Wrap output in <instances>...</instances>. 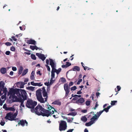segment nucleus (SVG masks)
Instances as JSON below:
<instances>
[{
	"mask_svg": "<svg viewBox=\"0 0 132 132\" xmlns=\"http://www.w3.org/2000/svg\"><path fill=\"white\" fill-rule=\"evenodd\" d=\"M93 124V123L92 122V121H90L89 122L86 123L85 125L87 126H90Z\"/></svg>",
	"mask_w": 132,
	"mask_h": 132,
	"instance_id": "cd10ccee",
	"label": "nucleus"
},
{
	"mask_svg": "<svg viewBox=\"0 0 132 132\" xmlns=\"http://www.w3.org/2000/svg\"><path fill=\"white\" fill-rule=\"evenodd\" d=\"M94 116H93L91 119H90V121H92V122L93 123L94 122V121L96 119H98L97 117H96V114H94Z\"/></svg>",
	"mask_w": 132,
	"mask_h": 132,
	"instance_id": "ddd939ff",
	"label": "nucleus"
},
{
	"mask_svg": "<svg viewBox=\"0 0 132 132\" xmlns=\"http://www.w3.org/2000/svg\"><path fill=\"white\" fill-rule=\"evenodd\" d=\"M28 71V69H26L25 70H23L22 75V76H24L27 73Z\"/></svg>",
	"mask_w": 132,
	"mask_h": 132,
	"instance_id": "4be33fe9",
	"label": "nucleus"
},
{
	"mask_svg": "<svg viewBox=\"0 0 132 132\" xmlns=\"http://www.w3.org/2000/svg\"><path fill=\"white\" fill-rule=\"evenodd\" d=\"M117 101H112L111 103V105L112 106L114 105L116 103H117Z\"/></svg>",
	"mask_w": 132,
	"mask_h": 132,
	"instance_id": "72a5a7b5",
	"label": "nucleus"
},
{
	"mask_svg": "<svg viewBox=\"0 0 132 132\" xmlns=\"http://www.w3.org/2000/svg\"><path fill=\"white\" fill-rule=\"evenodd\" d=\"M5 85V84L4 81H0V87L1 88L4 87Z\"/></svg>",
	"mask_w": 132,
	"mask_h": 132,
	"instance_id": "6ab92c4d",
	"label": "nucleus"
},
{
	"mask_svg": "<svg viewBox=\"0 0 132 132\" xmlns=\"http://www.w3.org/2000/svg\"><path fill=\"white\" fill-rule=\"evenodd\" d=\"M45 66L47 68V70L50 71V69L49 66L47 65H45Z\"/></svg>",
	"mask_w": 132,
	"mask_h": 132,
	"instance_id": "a18cd8bd",
	"label": "nucleus"
},
{
	"mask_svg": "<svg viewBox=\"0 0 132 132\" xmlns=\"http://www.w3.org/2000/svg\"><path fill=\"white\" fill-rule=\"evenodd\" d=\"M49 60H50V64L51 66V67L56 66L54 61L50 59H49Z\"/></svg>",
	"mask_w": 132,
	"mask_h": 132,
	"instance_id": "4468645a",
	"label": "nucleus"
},
{
	"mask_svg": "<svg viewBox=\"0 0 132 132\" xmlns=\"http://www.w3.org/2000/svg\"><path fill=\"white\" fill-rule=\"evenodd\" d=\"M102 113L103 112L102 111H100L99 112H97L96 114L97 115L96 117H97L98 118Z\"/></svg>",
	"mask_w": 132,
	"mask_h": 132,
	"instance_id": "c85d7f7f",
	"label": "nucleus"
},
{
	"mask_svg": "<svg viewBox=\"0 0 132 132\" xmlns=\"http://www.w3.org/2000/svg\"><path fill=\"white\" fill-rule=\"evenodd\" d=\"M26 84V83H24L23 82H21L20 85V88H23L24 87V85Z\"/></svg>",
	"mask_w": 132,
	"mask_h": 132,
	"instance_id": "e433bc0d",
	"label": "nucleus"
},
{
	"mask_svg": "<svg viewBox=\"0 0 132 132\" xmlns=\"http://www.w3.org/2000/svg\"><path fill=\"white\" fill-rule=\"evenodd\" d=\"M46 63L47 64V65H48L49 64V60L48 59H47L46 60Z\"/></svg>",
	"mask_w": 132,
	"mask_h": 132,
	"instance_id": "774afa93",
	"label": "nucleus"
},
{
	"mask_svg": "<svg viewBox=\"0 0 132 132\" xmlns=\"http://www.w3.org/2000/svg\"><path fill=\"white\" fill-rule=\"evenodd\" d=\"M5 44L7 46H10L11 45V44L9 42H6L5 43Z\"/></svg>",
	"mask_w": 132,
	"mask_h": 132,
	"instance_id": "8fccbe9b",
	"label": "nucleus"
},
{
	"mask_svg": "<svg viewBox=\"0 0 132 132\" xmlns=\"http://www.w3.org/2000/svg\"><path fill=\"white\" fill-rule=\"evenodd\" d=\"M31 57L32 59L34 60H36V57L35 55L32 54H31Z\"/></svg>",
	"mask_w": 132,
	"mask_h": 132,
	"instance_id": "f704fd0d",
	"label": "nucleus"
},
{
	"mask_svg": "<svg viewBox=\"0 0 132 132\" xmlns=\"http://www.w3.org/2000/svg\"><path fill=\"white\" fill-rule=\"evenodd\" d=\"M66 64L67 67H68L70 66L71 65V63H70L69 62H66Z\"/></svg>",
	"mask_w": 132,
	"mask_h": 132,
	"instance_id": "09e8293b",
	"label": "nucleus"
},
{
	"mask_svg": "<svg viewBox=\"0 0 132 132\" xmlns=\"http://www.w3.org/2000/svg\"><path fill=\"white\" fill-rule=\"evenodd\" d=\"M91 114H92L93 116L94 114V112H91L88 114V118H90L92 117V116L91 115Z\"/></svg>",
	"mask_w": 132,
	"mask_h": 132,
	"instance_id": "bb28decb",
	"label": "nucleus"
},
{
	"mask_svg": "<svg viewBox=\"0 0 132 132\" xmlns=\"http://www.w3.org/2000/svg\"><path fill=\"white\" fill-rule=\"evenodd\" d=\"M10 110L12 111H14L15 110V109L14 108L11 107H8L7 109H6V111Z\"/></svg>",
	"mask_w": 132,
	"mask_h": 132,
	"instance_id": "412c9836",
	"label": "nucleus"
},
{
	"mask_svg": "<svg viewBox=\"0 0 132 132\" xmlns=\"http://www.w3.org/2000/svg\"><path fill=\"white\" fill-rule=\"evenodd\" d=\"M81 120L84 122H86L87 120V119L86 117L85 116L82 117L81 118Z\"/></svg>",
	"mask_w": 132,
	"mask_h": 132,
	"instance_id": "aec40b11",
	"label": "nucleus"
},
{
	"mask_svg": "<svg viewBox=\"0 0 132 132\" xmlns=\"http://www.w3.org/2000/svg\"><path fill=\"white\" fill-rule=\"evenodd\" d=\"M42 90L41 89H38L36 91V96L37 100L41 103L45 102L44 99L43 98L42 94Z\"/></svg>",
	"mask_w": 132,
	"mask_h": 132,
	"instance_id": "20e7f679",
	"label": "nucleus"
},
{
	"mask_svg": "<svg viewBox=\"0 0 132 132\" xmlns=\"http://www.w3.org/2000/svg\"><path fill=\"white\" fill-rule=\"evenodd\" d=\"M11 38L12 39H13V40L15 41H16L17 40V39L15 38V37L14 36H12L11 37Z\"/></svg>",
	"mask_w": 132,
	"mask_h": 132,
	"instance_id": "603ef678",
	"label": "nucleus"
},
{
	"mask_svg": "<svg viewBox=\"0 0 132 132\" xmlns=\"http://www.w3.org/2000/svg\"><path fill=\"white\" fill-rule=\"evenodd\" d=\"M35 72L34 71H32L31 73L30 76V78L32 80H33L34 79V75Z\"/></svg>",
	"mask_w": 132,
	"mask_h": 132,
	"instance_id": "a211bd4d",
	"label": "nucleus"
},
{
	"mask_svg": "<svg viewBox=\"0 0 132 132\" xmlns=\"http://www.w3.org/2000/svg\"><path fill=\"white\" fill-rule=\"evenodd\" d=\"M42 83L40 82L39 83H36V86H42L43 84H41Z\"/></svg>",
	"mask_w": 132,
	"mask_h": 132,
	"instance_id": "37998d69",
	"label": "nucleus"
},
{
	"mask_svg": "<svg viewBox=\"0 0 132 132\" xmlns=\"http://www.w3.org/2000/svg\"><path fill=\"white\" fill-rule=\"evenodd\" d=\"M61 71V68H60L58 69V70H57L56 71V74L57 75H58L59 74V73Z\"/></svg>",
	"mask_w": 132,
	"mask_h": 132,
	"instance_id": "c9c22d12",
	"label": "nucleus"
},
{
	"mask_svg": "<svg viewBox=\"0 0 132 132\" xmlns=\"http://www.w3.org/2000/svg\"><path fill=\"white\" fill-rule=\"evenodd\" d=\"M31 84L34 86H36V83H35L34 81H31L30 82Z\"/></svg>",
	"mask_w": 132,
	"mask_h": 132,
	"instance_id": "5fc2aeb1",
	"label": "nucleus"
},
{
	"mask_svg": "<svg viewBox=\"0 0 132 132\" xmlns=\"http://www.w3.org/2000/svg\"><path fill=\"white\" fill-rule=\"evenodd\" d=\"M35 46L30 45V48L32 50H35Z\"/></svg>",
	"mask_w": 132,
	"mask_h": 132,
	"instance_id": "c03bdc74",
	"label": "nucleus"
},
{
	"mask_svg": "<svg viewBox=\"0 0 132 132\" xmlns=\"http://www.w3.org/2000/svg\"><path fill=\"white\" fill-rule=\"evenodd\" d=\"M77 88V87L76 86H74L71 87V90H75Z\"/></svg>",
	"mask_w": 132,
	"mask_h": 132,
	"instance_id": "79ce46f5",
	"label": "nucleus"
},
{
	"mask_svg": "<svg viewBox=\"0 0 132 132\" xmlns=\"http://www.w3.org/2000/svg\"><path fill=\"white\" fill-rule=\"evenodd\" d=\"M55 67H56V66L52 67V70L51 71V72H53L54 73L55 72H56V71L57 70V69H56L55 68Z\"/></svg>",
	"mask_w": 132,
	"mask_h": 132,
	"instance_id": "473e14b6",
	"label": "nucleus"
},
{
	"mask_svg": "<svg viewBox=\"0 0 132 132\" xmlns=\"http://www.w3.org/2000/svg\"><path fill=\"white\" fill-rule=\"evenodd\" d=\"M26 92V91L24 89L11 88L9 90L8 94L9 95H10V96H13L15 98V94H16L19 97L21 95L24 94V93Z\"/></svg>",
	"mask_w": 132,
	"mask_h": 132,
	"instance_id": "f03ea898",
	"label": "nucleus"
},
{
	"mask_svg": "<svg viewBox=\"0 0 132 132\" xmlns=\"http://www.w3.org/2000/svg\"><path fill=\"white\" fill-rule=\"evenodd\" d=\"M90 102L89 101L87 100L86 102V104L87 106H88L90 105Z\"/></svg>",
	"mask_w": 132,
	"mask_h": 132,
	"instance_id": "58836bf2",
	"label": "nucleus"
},
{
	"mask_svg": "<svg viewBox=\"0 0 132 132\" xmlns=\"http://www.w3.org/2000/svg\"><path fill=\"white\" fill-rule=\"evenodd\" d=\"M73 83L72 82H70L69 83V86H72V85H73Z\"/></svg>",
	"mask_w": 132,
	"mask_h": 132,
	"instance_id": "69168bd1",
	"label": "nucleus"
},
{
	"mask_svg": "<svg viewBox=\"0 0 132 132\" xmlns=\"http://www.w3.org/2000/svg\"><path fill=\"white\" fill-rule=\"evenodd\" d=\"M109 109H108V108H104L103 110L102 111L103 112L104 111H105L106 112H107L109 111Z\"/></svg>",
	"mask_w": 132,
	"mask_h": 132,
	"instance_id": "a19ab883",
	"label": "nucleus"
},
{
	"mask_svg": "<svg viewBox=\"0 0 132 132\" xmlns=\"http://www.w3.org/2000/svg\"><path fill=\"white\" fill-rule=\"evenodd\" d=\"M82 90V89H81L79 91L77 92V94H81L82 93V92L81 90Z\"/></svg>",
	"mask_w": 132,
	"mask_h": 132,
	"instance_id": "052dcab7",
	"label": "nucleus"
},
{
	"mask_svg": "<svg viewBox=\"0 0 132 132\" xmlns=\"http://www.w3.org/2000/svg\"><path fill=\"white\" fill-rule=\"evenodd\" d=\"M64 90L65 92V97L67 96L70 92V87H69L68 85L67 84H65L64 85Z\"/></svg>",
	"mask_w": 132,
	"mask_h": 132,
	"instance_id": "6e6552de",
	"label": "nucleus"
},
{
	"mask_svg": "<svg viewBox=\"0 0 132 132\" xmlns=\"http://www.w3.org/2000/svg\"><path fill=\"white\" fill-rule=\"evenodd\" d=\"M5 119H8L9 120L12 121L15 120V121L16 120H18V119H15L13 116V113L11 112H10L7 113L6 114V116L5 117Z\"/></svg>",
	"mask_w": 132,
	"mask_h": 132,
	"instance_id": "0eeeda50",
	"label": "nucleus"
},
{
	"mask_svg": "<svg viewBox=\"0 0 132 132\" xmlns=\"http://www.w3.org/2000/svg\"><path fill=\"white\" fill-rule=\"evenodd\" d=\"M55 77L54 73L51 72V79H53Z\"/></svg>",
	"mask_w": 132,
	"mask_h": 132,
	"instance_id": "ea45409f",
	"label": "nucleus"
},
{
	"mask_svg": "<svg viewBox=\"0 0 132 132\" xmlns=\"http://www.w3.org/2000/svg\"><path fill=\"white\" fill-rule=\"evenodd\" d=\"M3 108L5 109V110H6V109H7L8 107H7V105L6 104H4L3 106Z\"/></svg>",
	"mask_w": 132,
	"mask_h": 132,
	"instance_id": "de8ad7c7",
	"label": "nucleus"
},
{
	"mask_svg": "<svg viewBox=\"0 0 132 132\" xmlns=\"http://www.w3.org/2000/svg\"><path fill=\"white\" fill-rule=\"evenodd\" d=\"M0 72L3 74L5 73L6 72V69L5 68H2L0 69Z\"/></svg>",
	"mask_w": 132,
	"mask_h": 132,
	"instance_id": "dca6fc26",
	"label": "nucleus"
},
{
	"mask_svg": "<svg viewBox=\"0 0 132 132\" xmlns=\"http://www.w3.org/2000/svg\"><path fill=\"white\" fill-rule=\"evenodd\" d=\"M44 84L45 85H46V86H49V85H50V84H49V82H45L44 83Z\"/></svg>",
	"mask_w": 132,
	"mask_h": 132,
	"instance_id": "bf43d9fd",
	"label": "nucleus"
},
{
	"mask_svg": "<svg viewBox=\"0 0 132 132\" xmlns=\"http://www.w3.org/2000/svg\"><path fill=\"white\" fill-rule=\"evenodd\" d=\"M54 80H53V79H51V80H50V85H52L54 82Z\"/></svg>",
	"mask_w": 132,
	"mask_h": 132,
	"instance_id": "864d4df0",
	"label": "nucleus"
},
{
	"mask_svg": "<svg viewBox=\"0 0 132 132\" xmlns=\"http://www.w3.org/2000/svg\"><path fill=\"white\" fill-rule=\"evenodd\" d=\"M12 70L13 71H16L17 70V68L16 67H13L12 68Z\"/></svg>",
	"mask_w": 132,
	"mask_h": 132,
	"instance_id": "13d9d810",
	"label": "nucleus"
},
{
	"mask_svg": "<svg viewBox=\"0 0 132 132\" xmlns=\"http://www.w3.org/2000/svg\"><path fill=\"white\" fill-rule=\"evenodd\" d=\"M23 50H24V51H27V52H30V51H29V50H27V49H26L24 48H23Z\"/></svg>",
	"mask_w": 132,
	"mask_h": 132,
	"instance_id": "0e129e2a",
	"label": "nucleus"
},
{
	"mask_svg": "<svg viewBox=\"0 0 132 132\" xmlns=\"http://www.w3.org/2000/svg\"><path fill=\"white\" fill-rule=\"evenodd\" d=\"M36 55L43 61H44L46 59V57H45V55L44 54L37 53L36 54Z\"/></svg>",
	"mask_w": 132,
	"mask_h": 132,
	"instance_id": "9d476101",
	"label": "nucleus"
},
{
	"mask_svg": "<svg viewBox=\"0 0 132 132\" xmlns=\"http://www.w3.org/2000/svg\"><path fill=\"white\" fill-rule=\"evenodd\" d=\"M5 123L4 122L2 121L1 122L0 124L1 126H3L5 124Z\"/></svg>",
	"mask_w": 132,
	"mask_h": 132,
	"instance_id": "680f3d73",
	"label": "nucleus"
},
{
	"mask_svg": "<svg viewBox=\"0 0 132 132\" xmlns=\"http://www.w3.org/2000/svg\"><path fill=\"white\" fill-rule=\"evenodd\" d=\"M62 67L63 68H67L66 65H62Z\"/></svg>",
	"mask_w": 132,
	"mask_h": 132,
	"instance_id": "338daca9",
	"label": "nucleus"
},
{
	"mask_svg": "<svg viewBox=\"0 0 132 132\" xmlns=\"http://www.w3.org/2000/svg\"><path fill=\"white\" fill-rule=\"evenodd\" d=\"M3 91V93H6L7 92V88L5 87L1 88Z\"/></svg>",
	"mask_w": 132,
	"mask_h": 132,
	"instance_id": "a878e982",
	"label": "nucleus"
},
{
	"mask_svg": "<svg viewBox=\"0 0 132 132\" xmlns=\"http://www.w3.org/2000/svg\"><path fill=\"white\" fill-rule=\"evenodd\" d=\"M82 79H79L78 81V82L77 83V85H79L80 84V82H82Z\"/></svg>",
	"mask_w": 132,
	"mask_h": 132,
	"instance_id": "3c124183",
	"label": "nucleus"
},
{
	"mask_svg": "<svg viewBox=\"0 0 132 132\" xmlns=\"http://www.w3.org/2000/svg\"><path fill=\"white\" fill-rule=\"evenodd\" d=\"M60 81L62 83L65 82L66 81L65 78L64 77L61 78L59 80V81Z\"/></svg>",
	"mask_w": 132,
	"mask_h": 132,
	"instance_id": "393cba45",
	"label": "nucleus"
},
{
	"mask_svg": "<svg viewBox=\"0 0 132 132\" xmlns=\"http://www.w3.org/2000/svg\"><path fill=\"white\" fill-rule=\"evenodd\" d=\"M37 104V102H36L33 101L31 99H29L27 101L26 105L28 108L33 109Z\"/></svg>",
	"mask_w": 132,
	"mask_h": 132,
	"instance_id": "39448f33",
	"label": "nucleus"
},
{
	"mask_svg": "<svg viewBox=\"0 0 132 132\" xmlns=\"http://www.w3.org/2000/svg\"><path fill=\"white\" fill-rule=\"evenodd\" d=\"M117 89L115 88V90L116 92H118L121 89V87L119 86H117Z\"/></svg>",
	"mask_w": 132,
	"mask_h": 132,
	"instance_id": "7c9ffc66",
	"label": "nucleus"
},
{
	"mask_svg": "<svg viewBox=\"0 0 132 132\" xmlns=\"http://www.w3.org/2000/svg\"><path fill=\"white\" fill-rule=\"evenodd\" d=\"M52 104L54 105H57L60 106L61 104V102L59 100H56L53 102Z\"/></svg>",
	"mask_w": 132,
	"mask_h": 132,
	"instance_id": "2eb2a0df",
	"label": "nucleus"
},
{
	"mask_svg": "<svg viewBox=\"0 0 132 132\" xmlns=\"http://www.w3.org/2000/svg\"><path fill=\"white\" fill-rule=\"evenodd\" d=\"M15 48L14 47L12 46L11 47L10 50L11 51H15Z\"/></svg>",
	"mask_w": 132,
	"mask_h": 132,
	"instance_id": "49530a36",
	"label": "nucleus"
},
{
	"mask_svg": "<svg viewBox=\"0 0 132 132\" xmlns=\"http://www.w3.org/2000/svg\"><path fill=\"white\" fill-rule=\"evenodd\" d=\"M10 51H7L5 52V54L6 55H9L10 54Z\"/></svg>",
	"mask_w": 132,
	"mask_h": 132,
	"instance_id": "4d7b16f0",
	"label": "nucleus"
},
{
	"mask_svg": "<svg viewBox=\"0 0 132 132\" xmlns=\"http://www.w3.org/2000/svg\"><path fill=\"white\" fill-rule=\"evenodd\" d=\"M72 70L74 71H79L80 70V68L78 66H75L73 67V68L72 69Z\"/></svg>",
	"mask_w": 132,
	"mask_h": 132,
	"instance_id": "f3484780",
	"label": "nucleus"
},
{
	"mask_svg": "<svg viewBox=\"0 0 132 132\" xmlns=\"http://www.w3.org/2000/svg\"><path fill=\"white\" fill-rule=\"evenodd\" d=\"M72 96V97H74L72 99V100H75V101H76V100H78V98L77 97H76V96H75V95H73V94H72V96Z\"/></svg>",
	"mask_w": 132,
	"mask_h": 132,
	"instance_id": "4c0bfd02",
	"label": "nucleus"
},
{
	"mask_svg": "<svg viewBox=\"0 0 132 132\" xmlns=\"http://www.w3.org/2000/svg\"><path fill=\"white\" fill-rule=\"evenodd\" d=\"M17 120V121L18 122V125L19 126L21 125L22 126H24L25 125V123L26 124V126H27L28 123L26 120H24L23 119H22L20 121L18 120Z\"/></svg>",
	"mask_w": 132,
	"mask_h": 132,
	"instance_id": "1a4fd4ad",
	"label": "nucleus"
},
{
	"mask_svg": "<svg viewBox=\"0 0 132 132\" xmlns=\"http://www.w3.org/2000/svg\"><path fill=\"white\" fill-rule=\"evenodd\" d=\"M87 110H83L81 111V112L83 113H86L87 112Z\"/></svg>",
	"mask_w": 132,
	"mask_h": 132,
	"instance_id": "6e6d98bb",
	"label": "nucleus"
},
{
	"mask_svg": "<svg viewBox=\"0 0 132 132\" xmlns=\"http://www.w3.org/2000/svg\"><path fill=\"white\" fill-rule=\"evenodd\" d=\"M85 100L82 97L78 99V100H77L76 101V103L79 104L83 105L84 104H83V103L85 102Z\"/></svg>",
	"mask_w": 132,
	"mask_h": 132,
	"instance_id": "9b49d317",
	"label": "nucleus"
},
{
	"mask_svg": "<svg viewBox=\"0 0 132 132\" xmlns=\"http://www.w3.org/2000/svg\"><path fill=\"white\" fill-rule=\"evenodd\" d=\"M74 130V129H72L68 130L67 132H72Z\"/></svg>",
	"mask_w": 132,
	"mask_h": 132,
	"instance_id": "e2e57ef3",
	"label": "nucleus"
},
{
	"mask_svg": "<svg viewBox=\"0 0 132 132\" xmlns=\"http://www.w3.org/2000/svg\"><path fill=\"white\" fill-rule=\"evenodd\" d=\"M67 127L66 122L64 120H61L59 125V129L60 131L65 130Z\"/></svg>",
	"mask_w": 132,
	"mask_h": 132,
	"instance_id": "423d86ee",
	"label": "nucleus"
},
{
	"mask_svg": "<svg viewBox=\"0 0 132 132\" xmlns=\"http://www.w3.org/2000/svg\"><path fill=\"white\" fill-rule=\"evenodd\" d=\"M43 96L44 97H47V93L46 92V91H42Z\"/></svg>",
	"mask_w": 132,
	"mask_h": 132,
	"instance_id": "2f4dec72",
	"label": "nucleus"
},
{
	"mask_svg": "<svg viewBox=\"0 0 132 132\" xmlns=\"http://www.w3.org/2000/svg\"><path fill=\"white\" fill-rule=\"evenodd\" d=\"M35 88V87L32 86H29L27 87V88L32 91H33L34 90Z\"/></svg>",
	"mask_w": 132,
	"mask_h": 132,
	"instance_id": "c756f323",
	"label": "nucleus"
},
{
	"mask_svg": "<svg viewBox=\"0 0 132 132\" xmlns=\"http://www.w3.org/2000/svg\"><path fill=\"white\" fill-rule=\"evenodd\" d=\"M77 114V113H76L75 112H72L71 113H70L68 114V115L69 116H74L76 115Z\"/></svg>",
	"mask_w": 132,
	"mask_h": 132,
	"instance_id": "b1692460",
	"label": "nucleus"
},
{
	"mask_svg": "<svg viewBox=\"0 0 132 132\" xmlns=\"http://www.w3.org/2000/svg\"><path fill=\"white\" fill-rule=\"evenodd\" d=\"M23 67L22 66H20L19 69V73L18 74L20 75L22 73L23 70Z\"/></svg>",
	"mask_w": 132,
	"mask_h": 132,
	"instance_id": "5701e85b",
	"label": "nucleus"
},
{
	"mask_svg": "<svg viewBox=\"0 0 132 132\" xmlns=\"http://www.w3.org/2000/svg\"><path fill=\"white\" fill-rule=\"evenodd\" d=\"M26 42L29 44H31L35 45L36 44V41L31 39L27 40Z\"/></svg>",
	"mask_w": 132,
	"mask_h": 132,
	"instance_id": "f8f14e48",
	"label": "nucleus"
},
{
	"mask_svg": "<svg viewBox=\"0 0 132 132\" xmlns=\"http://www.w3.org/2000/svg\"><path fill=\"white\" fill-rule=\"evenodd\" d=\"M27 94L26 92L24 93V94L21 95L18 97L16 96H15V100L14 102H21L20 105L22 107H24V106L23 104L24 101L27 99Z\"/></svg>",
	"mask_w": 132,
	"mask_h": 132,
	"instance_id": "7ed1b4c3",
	"label": "nucleus"
},
{
	"mask_svg": "<svg viewBox=\"0 0 132 132\" xmlns=\"http://www.w3.org/2000/svg\"><path fill=\"white\" fill-rule=\"evenodd\" d=\"M46 108L48 110L44 109L42 107L38 105L35 108L34 110L35 113L38 115H42L43 116L48 117L51 116V115L53 114L54 112H57V111L55 109L51 106L47 105Z\"/></svg>",
	"mask_w": 132,
	"mask_h": 132,
	"instance_id": "f257e3e1",
	"label": "nucleus"
}]
</instances>
